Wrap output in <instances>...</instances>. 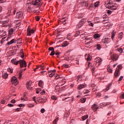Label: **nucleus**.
<instances>
[{"label": "nucleus", "mask_w": 124, "mask_h": 124, "mask_svg": "<svg viewBox=\"0 0 124 124\" xmlns=\"http://www.w3.org/2000/svg\"><path fill=\"white\" fill-rule=\"evenodd\" d=\"M46 100H47V95H42L41 99H38V102H40V103L46 102Z\"/></svg>", "instance_id": "nucleus-1"}, {"label": "nucleus", "mask_w": 124, "mask_h": 124, "mask_svg": "<svg viewBox=\"0 0 124 124\" xmlns=\"http://www.w3.org/2000/svg\"><path fill=\"white\" fill-rule=\"evenodd\" d=\"M19 63H20V68H23V67H27V62L25 60H19Z\"/></svg>", "instance_id": "nucleus-2"}, {"label": "nucleus", "mask_w": 124, "mask_h": 124, "mask_svg": "<svg viewBox=\"0 0 124 124\" xmlns=\"http://www.w3.org/2000/svg\"><path fill=\"white\" fill-rule=\"evenodd\" d=\"M11 82H12V84H15V86L19 83V82H18V80H17V78L16 77H13L11 78Z\"/></svg>", "instance_id": "nucleus-3"}, {"label": "nucleus", "mask_w": 124, "mask_h": 124, "mask_svg": "<svg viewBox=\"0 0 124 124\" xmlns=\"http://www.w3.org/2000/svg\"><path fill=\"white\" fill-rule=\"evenodd\" d=\"M108 9H111V10H116L117 8H118V4H114L112 6H109L108 7Z\"/></svg>", "instance_id": "nucleus-4"}, {"label": "nucleus", "mask_w": 124, "mask_h": 124, "mask_svg": "<svg viewBox=\"0 0 124 124\" xmlns=\"http://www.w3.org/2000/svg\"><path fill=\"white\" fill-rule=\"evenodd\" d=\"M110 59L111 60H112L114 62L118 61V59H119V57L117 56L115 54H113L112 55H110Z\"/></svg>", "instance_id": "nucleus-5"}, {"label": "nucleus", "mask_w": 124, "mask_h": 124, "mask_svg": "<svg viewBox=\"0 0 124 124\" xmlns=\"http://www.w3.org/2000/svg\"><path fill=\"white\" fill-rule=\"evenodd\" d=\"M23 13L21 11H19L16 13V17L18 18V19H21L22 17H23Z\"/></svg>", "instance_id": "nucleus-6"}, {"label": "nucleus", "mask_w": 124, "mask_h": 124, "mask_svg": "<svg viewBox=\"0 0 124 124\" xmlns=\"http://www.w3.org/2000/svg\"><path fill=\"white\" fill-rule=\"evenodd\" d=\"M120 74V70L116 69L114 74L115 78H118Z\"/></svg>", "instance_id": "nucleus-7"}, {"label": "nucleus", "mask_w": 124, "mask_h": 124, "mask_svg": "<svg viewBox=\"0 0 124 124\" xmlns=\"http://www.w3.org/2000/svg\"><path fill=\"white\" fill-rule=\"evenodd\" d=\"M26 88L29 90L32 89L31 87V81H28L26 83Z\"/></svg>", "instance_id": "nucleus-8"}, {"label": "nucleus", "mask_w": 124, "mask_h": 124, "mask_svg": "<svg viewBox=\"0 0 124 124\" xmlns=\"http://www.w3.org/2000/svg\"><path fill=\"white\" fill-rule=\"evenodd\" d=\"M95 62L97 63H99L98 64H99V65H100V64L101 63H102V59H101V58H100V57H98L95 59Z\"/></svg>", "instance_id": "nucleus-9"}, {"label": "nucleus", "mask_w": 124, "mask_h": 124, "mask_svg": "<svg viewBox=\"0 0 124 124\" xmlns=\"http://www.w3.org/2000/svg\"><path fill=\"white\" fill-rule=\"evenodd\" d=\"M12 63H13V64H15V65H18V64L19 63V61H17V59H12L11 60Z\"/></svg>", "instance_id": "nucleus-10"}, {"label": "nucleus", "mask_w": 124, "mask_h": 124, "mask_svg": "<svg viewBox=\"0 0 124 124\" xmlns=\"http://www.w3.org/2000/svg\"><path fill=\"white\" fill-rule=\"evenodd\" d=\"M103 19H105V20H103V24H106L105 21H107V20H108V16H107V15H104L103 16Z\"/></svg>", "instance_id": "nucleus-11"}, {"label": "nucleus", "mask_w": 124, "mask_h": 124, "mask_svg": "<svg viewBox=\"0 0 124 124\" xmlns=\"http://www.w3.org/2000/svg\"><path fill=\"white\" fill-rule=\"evenodd\" d=\"M13 43H17V41L16 40L13 39L10 42L7 43V45H11V44H13Z\"/></svg>", "instance_id": "nucleus-12"}, {"label": "nucleus", "mask_w": 124, "mask_h": 124, "mask_svg": "<svg viewBox=\"0 0 124 124\" xmlns=\"http://www.w3.org/2000/svg\"><path fill=\"white\" fill-rule=\"evenodd\" d=\"M91 108L92 110H95V111H96V110L98 108V106H97V105L95 104H94L92 106Z\"/></svg>", "instance_id": "nucleus-13"}, {"label": "nucleus", "mask_w": 124, "mask_h": 124, "mask_svg": "<svg viewBox=\"0 0 124 124\" xmlns=\"http://www.w3.org/2000/svg\"><path fill=\"white\" fill-rule=\"evenodd\" d=\"M31 33H34V30H27V35L31 36Z\"/></svg>", "instance_id": "nucleus-14"}, {"label": "nucleus", "mask_w": 124, "mask_h": 124, "mask_svg": "<svg viewBox=\"0 0 124 124\" xmlns=\"http://www.w3.org/2000/svg\"><path fill=\"white\" fill-rule=\"evenodd\" d=\"M39 87H41L42 89H43L44 86V82H43V81L40 80L38 83Z\"/></svg>", "instance_id": "nucleus-15"}, {"label": "nucleus", "mask_w": 124, "mask_h": 124, "mask_svg": "<svg viewBox=\"0 0 124 124\" xmlns=\"http://www.w3.org/2000/svg\"><path fill=\"white\" fill-rule=\"evenodd\" d=\"M30 121L28 119H23L21 122V124H29Z\"/></svg>", "instance_id": "nucleus-16"}, {"label": "nucleus", "mask_w": 124, "mask_h": 124, "mask_svg": "<svg viewBox=\"0 0 124 124\" xmlns=\"http://www.w3.org/2000/svg\"><path fill=\"white\" fill-rule=\"evenodd\" d=\"M83 25L84 24H83V23L79 21V23L77 25V28L78 29H80V28H82V27H83Z\"/></svg>", "instance_id": "nucleus-17"}, {"label": "nucleus", "mask_w": 124, "mask_h": 124, "mask_svg": "<svg viewBox=\"0 0 124 124\" xmlns=\"http://www.w3.org/2000/svg\"><path fill=\"white\" fill-rule=\"evenodd\" d=\"M110 40L109 38H105L104 43V44H108L110 43Z\"/></svg>", "instance_id": "nucleus-18"}, {"label": "nucleus", "mask_w": 124, "mask_h": 124, "mask_svg": "<svg viewBox=\"0 0 124 124\" xmlns=\"http://www.w3.org/2000/svg\"><path fill=\"white\" fill-rule=\"evenodd\" d=\"M55 73H52V72H51V71H48V75H49V77H50L51 78H52V77H54V75H55Z\"/></svg>", "instance_id": "nucleus-19"}, {"label": "nucleus", "mask_w": 124, "mask_h": 124, "mask_svg": "<svg viewBox=\"0 0 124 124\" xmlns=\"http://www.w3.org/2000/svg\"><path fill=\"white\" fill-rule=\"evenodd\" d=\"M85 88V85L84 84H80L78 86V90H82V89H84Z\"/></svg>", "instance_id": "nucleus-20"}, {"label": "nucleus", "mask_w": 124, "mask_h": 124, "mask_svg": "<svg viewBox=\"0 0 124 124\" xmlns=\"http://www.w3.org/2000/svg\"><path fill=\"white\" fill-rule=\"evenodd\" d=\"M123 35H124V34L123 33V32H121L119 34L118 38L119 39H120V40H122V39H123Z\"/></svg>", "instance_id": "nucleus-21"}, {"label": "nucleus", "mask_w": 124, "mask_h": 124, "mask_svg": "<svg viewBox=\"0 0 124 124\" xmlns=\"http://www.w3.org/2000/svg\"><path fill=\"white\" fill-rule=\"evenodd\" d=\"M93 37L95 38V39H96L97 38H99L100 37V35L98 33H95L93 35Z\"/></svg>", "instance_id": "nucleus-22"}, {"label": "nucleus", "mask_w": 124, "mask_h": 124, "mask_svg": "<svg viewBox=\"0 0 124 124\" xmlns=\"http://www.w3.org/2000/svg\"><path fill=\"white\" fill-rule=\"evenodd\" d=\"M2 77L4 79H7V78H8V74H7V73H5L3 74Z\"/></svg>", "instance_id": "nucleus-23"}, {"label": "nucleus", "mask_w": 124, "mask_h": 124, "mask_svg": "<svg viewBox=\"0 0 124 124\" xmlns=\"http://www.w3.org/2000/svg\"><path fill=\"white\" fill-rule=\"evenodd\" d=\"M88 118H89V115H86L85 116H82L81 117V119H82V121H85V120H87V119H88Z\"/></svg>", "instance_id": "nucleus-24"}, {"label": "nucleus", "mask_w": 124, "mask_h": 124, "mask_svg": "<svg viewBox=\"0 0 124 124\" xmlns=\"http://www.w3.org/2000/svg\"><path fill=\"white\" fill-rule=\"evenodd\" d=\"M13 32H14V29H10L9 31V34H10V35H11L12 34H13Z\"/></svg>", "instance_id": "nucleus-25"}, {"label": "nucleus", "mask_w": 124, "mask_h": 124, "mask_svg": "<svg viewBox=\"0 0 124 124\" xmlns=\"http://www.w3.org/2000/svg\"><path fill=\"white\" fill-rule=\"evenodd\" d=\"M92 57L91 55H89L87 57V58H86V60L87 61V62H90L91 61H92Z\"/></svg>", "instance_id": "nucleus-26"}, {"label": "nucleus", "mask_w": 124, "mask_h": 124, "mask_svg": "<svg viewBox=\"0 0 124 124\" xmlns=\"http://www.w3.org/2000/svg\"><path fill=\"white\" fill-rule=\"evenodd\" d=\"M68 46V42L67 41H65L62 45V47H66V46Z\"/></svg>", "instance_id": "nucleus-27"}, {"label": "nucleus", "mask_w": 124, "mask_h": 124, "mask_svg": "<svg viewBox=\"0 0 124 124\" xmlns=\"http://www.w3.org/2000/svg\"><path fill=\"white\" fill-rule=\"evenodd\" d=\"M99 6V1L96 2L94 3V7H98Z\"/></svg>", "instance_id": "nucleus-28"}, {"label": "nucleus", "mask_w": 124, "mask_h": 124, "mask_svg": "<svg viewBox=\"0 0 124 124\" xmlns=\"http://www.w3.org/2000/svg\"><path fill=\"white\" fill-rule=\"evenodd\" d=\"M86 99L85 97L80 99V102H81V103H85V102H86Z\"/></svg>", "instance_id": "nucleus-29"}, {"label": "nucleus", "mask_w": 124, "mask_h": 124, "mask_svg": "<svg viewBox=\"0 0 124 124\" xmlns=\"http://www.w3.org/2000/svg\"><path fill=\"white\" fill-rule=\"evenodd\" d=\"M112 86V83H109L108 87L106 88V91H109L110 90V88H111V86Z\"/></svg>", "instance_id": "nucleus-30"}, {"label": "nucleus", "mask_w": 124, "mask_h": 124, "mask_svg": "<svg viewBox=\"0 0 124 124\" xmlns=\"http://www.w3.org/2000/svg\"><path fill=\"white\" fill-rule=\"evenodd\" d=\"M22 73H23V69L21 70L19 72V73L18 74L19 77V79H21L22 78Z\"/></svg>", "instance_id": "nucleus-31"}, {"label": "nucleus", "mask_w": 124, "mask_h": 124, "mask_svg": "<svg viewBox=\"0 0 124 124\" xmlns=\"http://www.w3.org/2000/svg\"><path fill=\"white\" fill-rule=\"evenodd\" d=\"M88 23L90 27H93V23L92 21H88Z\"/></svg>", "instance_id": "nucleus-32"}, {"label": "nucleus", "mask_w": 124, "mask_h": 124, "mask_svg": "<svg viewBox=\"0 0 124 124\" xmlns=\"http://www.w3.org/2000/svg\"><path fill=\"white\" fill-rule=\"evenodd\" d=\"M51 99H53V100H57L58 99V97L55 95L51 96Z\"/></svg>", "instance_id": "nucleus-33"}, {"label": "nucleus", "mask_w": 124, "mask_h": 124, "mask_svg": "<svg viewBox=\"0 0 124 124\" xmlns=\"http://www.w3.org/2000/svg\"><path fill=\"white\" fill-rule=\"evenodd\" d=\"M62 66V67H65V68H68V67H69V65L67 64H64Z\"/></svg>", "instance_id": "nucleus-34"}, {"label": "nucleus", "mask_w": 124, "mask_h": 124, "mask_svg": "<svg viewBox=\"0 0 124 124\" xmlns=\"http://www.w3.org/2000/svg\"><path fill=\"white\" fill-rule=\"evenodd\" d=\"M32 4H33V5H37L38 4L37 3V2L35 0L34 1H32Z\"/></svg>", "instance_id": "nucleus-35"}, {"label": "nucleus", "mask_w": 124, "mask_h": 124, "mask_svg": "<svg viewBox=\"0 0 124 124\" xmlns=\"http://www.w3.org/2000/svg\"><path fill=\"white\" fill-rule=\"evenodd\" d=\"M80 23H82V24H84V23H86V19L82 18L81 20L80 21Z\"/></svg>", "instance_id": "nucleus-36"}, {"label": "nucleus", "mask_w": 124, "mask_h": 124, "mask_svg": "<svg viewBox=\"0 0 124 124\" xmlns=\"http://www.w3.org/2000/svg\"><path fill=\"white\" fill-rule=\"evenodd\" d=\"M118 67V69H119V70L122 69L123 68V65H122V64H119L117 66Z\"/></svg>", "instance_id": "nucleus-37"}, {"label": "nucleus", "mask_w": 124, "mask_h": 124, "mask_svg": "<svg viewBox=\"0 0 124 124\" xmlns=\"http://www.w3.org/2000/svg\"><path fill=\"white\" fill-rule=\"evenodd\" d=\"M107 69L108 72H109V73H112V72H113V70H112L111 68H108Z\"/></svg>", "instance_id": "nucleus-38"}, {"label": "nucleus", "mask_w": 124, "mask_h": 124, "mask_svg": "<svg viewBox=\"0 0 124 124\" xmlns=\"http://www.w3.org/2000/svg\"><path fill=\"white\" fill-rule=\"evenodd\" d=\"M7 71L8 72H11V73H13V71L12 70V69L10 68H9L7 69Z\"/></svg>", "instance_id": "nucleus-39"}, {"label": "nucleus", "mask_w": 124, "mask_h": 124, "mask_svg": "<svg viewBox=\"0 0 124 124\" xmlns=\"http://www.w3.org/2000/svg\"><path fill=\"white\" fill-rule=\"evenodd\" d=\"M6 37H4L3 38H2L0 41V43L1 44H2L4 42V39H5Z\"/></svg>", "instance_id": "nucleus-40"}, {"label": "nucleus", "mask_w": 124, "mask_h": 124, "mask_svg": "<svg viewBox=\"0 0 124 124\" xmlns=\"http://www.w3.org/2000/svg\"><path fill=\"white\" fill-rule=\"evenodd\" d=\"M97 49L98 50H100V49H101V46L99 44L97 45Z\"/></svg>", "instance_id": "nucleus-41"}, {"label": "nucleus", "mask_w": 124, "mask_h": 124, "mask_svg": "<svg viewBox=\"0 0 124 124\" xmlns=\"http://www.w3.org/2000/svg\"><path fill=\"white\" fill-rule=\"evenodd\" d=\"M58 121H59V118H56L53 121V124H57V122H58Z\"/></svg>", "instance_id": "nucleus-42"}, {"label": "nucleus", "mask_w": 124, "mask_h": 124, "mask_svg": "<svg viewBox=\"0 0 124 124\" xmlns=\"http://www.w3.org/2000/svg\"><path fill=\"white\" fill-rule=\"evenodd\" d=\"M115 35H116V34L115 33H112L111 34V39H114V38L115 37Z\"/></svg>", "instance_id": "nucleus-43"}, {"label": "nucleus", "mask_w": 124, "mask_h": 124, "mask_svg": "<svg viewBox=\"0 0 124 124\" xmlns=\"http://www.w3.org/2000/svg\"><path fill=\"white\" fill-rule=\"evenodd\" d=\"M120 97L122 98V99H124V93L121 94Z\"/></svg>", "instance_id": "nucleus-44"}, {"label": "nucleus", "mask_w": 124, "mask_h": 124, "mask_svg": "<svg viewBox=\"0 0 124 124\" xmlns=\"http://www.w3.org/2000/svg\"><path fill=\"white\" fill-rule=\"evenodd\" d=\"M48 50H49V51H51V52H52L53 51H55L54 49V47H50L48 48Z\"/></svg>", "instance_id": "nucleus-45"}, {"label": "nucleus", "mask_w": 124, "mask_h": 124, "mask_svg": "<svg viewBox=\"0 0 124 124\" xmlns=\"http://www.w3.org/2000/svg\"><path fill=\"white\" fill-rule=\"evenodd\" d=\"M55 50L51 51V53L49 54L50 56H54L55 55Z\"/></svg>", "instance_id": "nucleus-46"}, {"label": "nucleus", "mask_w": 124, "mask_h": 124, "mask_svg": "<svg viewBox=\"0 0 124 124\" xmlns=\"http://www.w3.org/2000/svg\"><path fill=\"white\" fill-rule=\"evenodd\" d=\"M124 78V76H121L119 78V79H118V82H120L121 81H122V80H123V78Z\"/></svg>", "instance_id": "nucleus-47"}, {"label": "nucleus", "mask_w": 124, "mask_h": 124, "mask_svg": "<svg viewBox=\"0 0 124 124\" xmlns=\"http://www.w3.org/2000/svg\"><path fill=\"white\" fill-rule=\"evenodd\" d=\"M91 69H92V71H94V69H95V66H92Z\"/></svg>", "instance_id": "nucleus-48"}, {"label": "nucleus", "mask_w": 124, "mask_h": 124, "mask_svg": "<svg viewBox=\"0 0 124 124\" xmlns=\"http://www.w3.org/2000/svg\"><path fill=\"white\" fill-rule=\"evenodd\" d=\"M39 69H41V70H44V67L42 65H41L39 66Z\"/></svg>", "instance_id": "nucleus-49"}, {"label": "nucleus", "mask_w": 124, "mask_h": 124, "mask_svg": "<svg viewBox=\"0 0 124 124\" xmlns=\"http://www.w3.org/2000/svg\"><path fill=\"white\" fill-rule=\"evenodd\" d=\"M107 13H108V15H110L112 14V11L108 10L107 11Z\"/></svg>", "instance_id": "nucleus-50"}, {"label": "nucleus", "mask_w": 124, "mask_h": 124, "mask_svg": "<svg viewBox=\"0 0 124 124\" xmlns=\"http://www.w3.org/2000/svg\"><path fill=\"white\" fill-rule=\"evenodd\" d=\"M35 20H36V21L38 22V21H39V20H40V18L39 17V16H36Z\"/></svg>", "instance_id": "nucleus-51"}, {"label": "nucleus", "mask_w": 124, "mask_h": 124, "mask_svg": "<svg viewBox=\"0 0 124 124\" xmlns=\"http://www.w3.org/2000/svg\"><path fill=\"white\" fill-rule=\"evenodd\" d=\"M64 60H65V61H67V62H69L70 61L69 57H65Z\"/></svg>", "instance_id": "nucleus-52"}, {"label": "nucleus", "mask_w": 124, "mask_h": 124, "mask_svg": "<svg viewBox=\"0 0 124 124\" xmlns=\"http://www.w3.org/2000/svg\"><path fill=\"white\" fill-rule=\"evenodd\" d=\"M79 34H80V32H78L75 34V36L77 37V36H78Z\"/></svg>", "instance_id": "nucleus-53"}, {"label": "nucleus", "mask_w": 124, "mask_h": 124, "mask_svg": "<svg viewBox=\"0 0 124 124\" xmlns=\"http://www.w3.org/2000/svg\"><path fill=\"white\" fill-rule=\"evenodd\" d=\"M8 107H13V106H14V105L12 104H8Z\"/></svg>", "instance_id": "nucleus-54"}, {"label": "nucleus", "mask_w": 124, "mask_h": 124, "mask_svg": "<svg viewBox=\"0 0 124 124\" xmlns=\"http://www.w3.org/2000/svg\"><path fill=\"white\" fill-rule=\"evenodd\" d=\"M45 112V109L44 108H42L41 109V112L42 113V114H43V113H44Z\"/></svg>", "instance_id": "nucleus-55"}, {"label": "nucleus", "mask_w": 124, "mask_h": 124, "mask_svg": "<svg viewBox=\"0 0 124 124\" xmlns=\"http://www.w3.org/2000/svg\"><path fill=\"white\" fill-rule=\"evenodd\" d=\"M45 90H43L42 92L40 93V94H42V95H43V94L46 93Z\"/></svg>", "instance_id": "nucleus-56"}, {"label": "nucleus", "mask_w": 124, "mask_h": 124, "mask_svg": "<svg viewBox=\"0 0 124 124\" xmlns=\"http://www.w3.org/2000/svg\"><path fill=\"white\" fill-rule=\"evenodd\" d=\"M84 93H90V91H89V90H85V91H84Z\"/></svg>", "instance_id": "nucleus-57"}, {"label": "nucleus", "mask_w": 124, "mask_h": 124, "mask_svg": "<svg viewBox=\"0 0 124 124\" xmlns=\"http://www.w3.org/2000/svg\"><path fill=\"white\" fill-rule=\"evenodd\" d=\"M49 71H50L51 72L53 73H54V74H56V70L55 69L49 70Z\"/></svg>", "instance_id": "nucleus-58"}, {"label": "nucleus", "mask_w": 124, "mask_h": 124, "mask_svg": "<svg viewBox=\"0 0 124 124\" xmlns=\"http://www.w3.org/2000/svg\"><path fill=\"white\" fill-rule=\"evenodd\" d=\"M55 54L56 55V56H58V55H60V53L59 52H58V51H56L55 52Z\"/></svg>", "instance_id": "nucleus-59"}, {"label": "nucleus", "mask_w": 124, "mask_h": 124, "mask_svg": "<svg viewBox=\"0 0 124 124\" xmlns=\"http://www.w3.org/2000/svg\"><path fill=\"white\" fill-rule=\"evenodd\" d=\"M118 51L120 52H123V48H118Z\"/></svg>", "instance_id": "nucleus-60"}, {"label": "nucleus", "mask_w": 124, "mask_h": 124, "mask_svg": "<svg viewBox=\"0 0 124 124\" xmlns=\"http://www.w3.org/2000/svg\"><path fill=\"white\" fill-rule=\"evenodd\" d=\"M117 93V90H116V89H114V90L112 91V93Z\"/></svg>", "instance_id": "nucleus-61"}, {"label": "nucleus", "mask_w": 124, "mask_h": 124, "mask_svg": "<svg viewBox=\"0 0 124 124\" xmlns=\"http://www.w3.org/2000/svg\"><path fill=\"white\" fill-rule=\"evenodd\" d=\"M5 1H6V0H0V3H2L3 2H5Z\"/></svg>", "instance_id": "nucleus-62"}, {"label": "nucleus", "mask_w": 124, "mask_h": 124, "mask_svg": "<svg viewBox=\"0 0 124 124\" xmlns=\"http://www.w3.org/2000/svg\"><path fill=\"white\" fill-rule=\"evenodd\" d=\"M1 104H4L5 103V100H2L1 101Z\"/></svg>", "instance_id": "nucleus-63"}, {"label": "nucleus", "mask_w": 124, "mask_h": 124, "mask_svg": "<svg viewBox=\"0 0 124 124\" xmlns=\"http://www.w3.org/2000/svg\"><path fill=\"white\" fill-rule=\"evenodd\" d=\"M60 78V75H56V76L55 77L56 79H59Z\"/></svg>", "instance_id": "nucleus-64"}]
</instances>
